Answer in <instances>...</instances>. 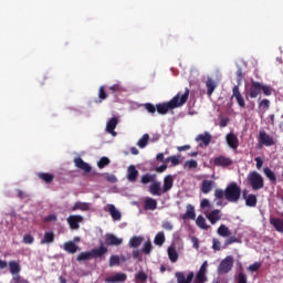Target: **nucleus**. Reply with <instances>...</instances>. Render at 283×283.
I'll list each match as a JSON object with an SVG mask.
<instances>
[{"mask_svg": "<svg viewBox=\"0 0 283 283\" xmlns=\"http://www.w3.org/2000/svg\"><path fill=\"white\" fill-rule=\"evenodd\" d=\"M187 101H189V88H186L184 93H177V95H175L169 102L156 104L157 113L165 116L166 114H169L171 109L182 107Z\"/></svg>", "mask_w": 283, "mask_h": 283, "instance_id": "1", "label": "nucleus"}, {"mask_svg": "<svg viewBox=\"0 0 283 283\" xmlns=\"http://www.w3.org/2000/svg\"><path fill=\"white\" fill-rule=\"evenodd\" d=\"M207 266H209V264L205 261L197 274L193 272H188V274H185V272H176L175 277L177 283H207Z\"/></svg>", "mask_w": 283, "mask_h": 283, "instance_id": "2", "label": "nucleus"}, {"mask_svg": "<svg viewBox=\"0 0 283 283\" xmlns=\"http://www.w3.org/2000/svg\"><path fill=\"white\" fill-rule=\"evenodd\" d=\"M262 92H263L264 96H271V94H273V88L263 83L252 81L248 88V95L251 98H258V96H260V94H262Z\"/></svg>", "mask_w": 283, "mask_h": 283, "instance_id": "3", "label": "nucleus"}, {"mask_svg": "<svg viewBox=\"0 0 283 283\" xmlns=\"http://www.w3.org/2000/svg\"><path fill=\"white\" fill-rule=\"evenodd\" d=\"M247 185L253 189V191H260L264 189V177L260 172L253 170L247 176Z\"/></svg>", "mask_w": 283, "mask_h": 283, "instance_id": "4", "label": "nucleus"}, {"mask_svg": "<svg viewBox=\"0 0 283 283\" xmlns=\"http://www.w3.org/2000/svg\"><path fill=\"white\" fill-rule=\"evenodd\" d=\"M240 196H242V189L235 182H231L224 190V198L228 202H238Z\"/></svg>", "mask_w": 283, "mask_h": 283, "instance_id": "5", "label": "nucleus"}, {"mask_svg": "<svg viewBox=\"0 0 283 283\" xmlns=\"http://www.w3.org/2000/svg\"><path fill=\"white\" fill-rule=\"evenodd\" d=\"M233 269V256L228 255L226 259H223L218 268V272L222 275L229 273Z\"/></svg>", "mask_w": 283, "mask_h": 283, "instance_id": "6", "label": "nucleus"}, {"mask_svg": "<svg viewBox=\"0 0 283 283\" xmlns=\"http://www.w3.org/2000/svg\"><path fill=\"white\" fill-rule=\"evenodd\" d=\"M235 98L239 107L244 109L247 107V103L244 102V96H242V93H240V85H234L232 88V96L231 99Z\"/></svg>", "mask_w": 283, "mask_h": 283, "instance_id": "7", "label": "nucleus"}, {"mask_svg": "<svg viewBox=\"0 0 283 283\" xmlns=\"http://www.w3.org/2000/svg\"><path fill=\"white\" fill-rule=\"evenodd\" d=\"M66 222L70 226V229H73V231H76L80 228L81 222H83V216L81 214L69 216L66 219Z\"/></svg>", "mask_w": 283, "mask_h": 283, "instance_id": "8", "label": "nucleus"}, {"mask_svg": "<svg viewBox=\"0 0 283 283\" xmlns=\"http://www.w3.org/2000/svg\"><path fill=\"white\" fill-rule=\"evenodd\" d=\"M259 143L265 147H273V145H275L273 137L268 135L264 130L259 132Z\"/></svg>", "mask_w": 283, "mask_h": 283, "instance_id": "9", "label": "nucleus"}, {"mask_svg": "<svg viewBox=\"0 0 283 283\" xmlns=\"http://www.w3.org/2000/svg\"><path fill=\"white\" fill-rule=\"evenodd\" d=\"M213 165L216 167H231V165H233V159L221 155L213 159Z\"/></svg>", "mask_w": 283, "mask_h": 283, "instance_id": "10", "label": "nucleus"}, {"mask_svg": "<svg viewBox=\"0 0 283 283\" xmlns=\"http://www.w3.org/2000/svg\"><path fill=\"white\" fill-rule=\"evenodd\" d=\"M104 211L108 212L113 220L118 221L123 218V214H120V211L116 209V206L108 203L105 206Z\"/></svg>", "mask_w": 283, "mask_h": 283, "instance_id": "11", "label": "nucleus"}, {"mask_svg": "<svg viewBox=\"0 0 283 283\" xmlns=\"http://www.w3.org/2000/svg\"><path fill=\"white\" fill-rule=\"evenodd\" d=\"M74 165L77 167V169H81L85 174H90L92 171V166L90 164L85 163L83 158L77 157L74 159Z\"/></svg>", "mask_w": 283, "mask_h": 283, "instance_id": "12", "label": "nucleus"}, {"mask_svg": "<svg viewBox=\"0 0 283 283\" xmlns=\"http://www.w3.org/2000/svg\"><path fill=\"white\" fill-rule=\"evenodd\" d=\"M105 244L106 247H120V244H123V239L116 237L115 234H107Z\"/></svg>", "mask_w": 283, "mask_h": 283, "instance_id": "13", "label": "nucleus"}, {"mask_svg": "<svg viewBox=\"0 0 283 283\" xmlns=\"http://www.w3.org/2000/svg\"><path fill=\"white\" fill-rule=\"evenodd\" d=\"M107 283H118V282H127V274L123 272H118L112 276L105 279Z\"/></svg>", "mask_w": 283, "mask_h": 283, "instance_id": "14", "label": "nucleus"}, {"mask_svg": "<svg viewBox=\"0 0 283 283\" xmlns=\"http://www.w3.org/2000/svg\"><path fill=\"white\" fill-rule=\"evenodd\" d=\"M207 219L211 224H217L220 222V220H222V213L219 209L212 210L207 214Z\"/></svg>", "mask_w": 283, "mask_h": 283, "instance_id": "15", "label": "nucleus"}, {"mask_svg": "<svg viewBox=\"0 0 283 283\" xmlns=\"http://www.w3.org/2000/svg\"><path fill=\"white\" fill-rule=\"evenodd\" d=\"M118 126V117H112L107 123H106V132L107 134H111L113 136H116V127Z\"/></svg>", "mask_w": 283, "mask_h": 283, "instance_id": "16", "label": "nucleus"}, {"mask_svg": "<svg viewBox=\"0 0 283 283\" xmlns=\"http://www.w3.org/2000/svg\"><path fill=\"white\" fill-rule=\"evenodd\" d=\"M226 140L231 149H238V147L240 146V140L238 139V136L233 133L228 134Z\"/></svg>", "mask_w": 283, "mask_h": 283, "instance_id": "17", "label": "nucleus"}, {"mask_svg": "<svg viewBox=\"0 0 283 283\" xmlns=\"http://www.w3.org/2000/svg\"><path fill=\"white\" fill-rule=\"evenodd\" d=\"M144 209L146 211H156L158 209V201L151 197L146 198Z\"/></svg>", "mask_w": 283, "mask_h": 283, "instance_id": "18", "label": "nucleus"}, {"mask_svg": "<svg viewBox=\"0 0 283 283\" xmlns=\"http://www.w3.org/2000/svg\"><path fill=\"white\" fill-rule=\"evenodd\" d=\"M127 180L129 182H136V180H138V170L136 169V166L134 165L128 166Z\"/></svg>", "mask_w": 283, "mask_h": 283, "instance_id": "19", "label": "nucleus"}, {"mask_svg": "<svg viewBox=\"0 0 283 283\" xmlns=\"http://www.w3.org/2000/svg\"><path fill=\"white\" fill-rule=\"evenodd\" d=\"M248 191L243 190V198L247 207H258V197L255 195L247 196Z\"/></svg>", "mask_w": 283, "mask_h": 283, "instance_id": "20", "label": "nucleus"}, {"mask_svg": "<svg viewBox=\"0 0 283 283\" xmlns=\"http://www.w3.org/2000/svg\"><path fill=\"white\" fill-rule=\"evenodd\" d=\"M186 213L182 216V220H196V208L189 203L186 207Z\"/></svg>", "mask_w": 283, "mask_h": 283, "instance_id": "21", "label": "nucleus"}, {"mask_svg": "<svg viewBox=\"0 0 283 283\" xmlns=\"http://www.w3.org/2000/svg\"><path fill=\"white\" fill-rule=\"evenodd\" d=\"M107 251H108L107 247H105L104 244H101L98 248L91 250V255L94 259L103 258V255H105V253H107Z\"/></svg>", "mask_w": 283, "mask_h": 283, "instance_id": "22", "label": "nucleus"}, {"mask_svg": "<svg viewBox=\"0 0 283 283\" xmlns=\"http://www.w3.org/2000/svg\"><path fill=\"white\" fill-rule=\"evenodd\" d=\"M270 224L273 226L275 231L279 233H283V220L280 218L271 217L270 218Z\"/></svg>", "mask_w": 283, "mask_h": 283, "instance_id": "23", "label": "nucleus"}, {"mask_svg": "<svg viewBox=\"0 0 283 283\" xmlns=\"http://www.w3.org/2000/svg\"><path fill=\"white\" fill-rule=\"evenodd\" d=\"M196 142H201L205 145V147H209V144L211 143V134H209V132H206L205 134H199L196 137Z\"/></svg>", "mask_w": 283, "mask_h": 283, "instance_id": "24", "label": "nucleus"}, {"mask_svg": "<svg viewBox=\"0 0 283 283\" xmlns=\"http://www.w3.org/2000/svg\"><path fill=\"white\" fill-rule=\"evenodd\" d=\"M38 178L45 182V185H52L54 182V175L50 172H38Z\"/></svg>", "mask_w": 283, "mask_h": 283, "instance_id": "25", "label": "nucleus"}, {"mask_svg": "<svg viewBox=\"0 0 283 283\" xmlns=\"http://www.w3.org/2000/svg\"><path fill=\"white\" fill-rule=\"evenodd\" d=\"M214 185L216 182L213 180L205 179L201 184V192H203L205 195L211 193Z\"/></svg>", "mask_w": 283, "mask_h": 283, "instance_id": "26", "label": "nucleus"}, {"mask_svg": "<svg viewBox=\"0 0 283 283\" xmlns=\"http://www.w3.org/2000/svg\"><path fill=\"white\" fill-rule=\"evenodd\" d=\"M149 192L151 193V196H163V189L160 188V181H154L150 186H149Z\"/></svg>", "mask_w": 283, "mask_h": 283, "instance_id": "27", "label": "nucleus"}, {"mask_svg": "<svg viewBox=\"0 0 283 283\" xmlns=\"http://www.w3.org/2000/svg\"><path fill=\"white\" fill-rule=\"evenodd\" d=\"M143 242H145V238L144 237H133L129 239L128 242V247L130 249H138V247H140V244H143Z\"/></svg>", "mask_w": 283, "mask_h": 283, "instance_id": "28", "label": "nucleus"}, {"mask_svg": "<svg viewBox=\"0 0 283 283\" xmlns=\"http://www.w3.org/2000/svg\"><path fill=\"white\" fill-rule=\"evenodd\" d=\"M172 187H174V177L171 175H168L164 179L163 193H167V191H171Z\"/></svg>", "mask_w": 283, "mask_h": 283, "instance_id": "29", "label": "nucleus"}, {"mask_svg": "<svg viewBox=\"0 0 283 283\" xmlns=\"http://www.w3.org/2000/svg\"><path fill=\"white\" fill-rule=\"evenodd\" d=\"M11 275H19L21 273V265L17 261H10L7 263Z\"/></svg>", "mask_w": 283, "mask_h": 283, "instance_id": "30", "label": "nucleus"}, {"mask_svg": "<svg viewBox=\"0 0 283 283\" xmlns=\"http://www.w3.org/2000/svg\"><path fill=\"white\" fill-rule=\"evenodd\" d=\"M63 249L66 251V253L74 254L78 251V245L72 241H67L64 243Z\"/></svg>", "mask_w": 283, "mask_h": 283, "instance_id": "31", "label": "nucleus"}, {"mask_svg": "<svg viewBox=\"0 0 283 283\" xmlns=\"http://www.w3.org/2000/svg\"><path fill=\"white\" fill-rule=\"evenodd\" d=\"M167 251H168V258L170 262L172 263L178 262V251L176 250V247L170 245Z\"/></svg>", "mask_w": 283, "mask_h": 283, "instance_id": "32", "label": "nucleus"}, {"mask_svg": "<svg viewBox=\"0 0 283 283\" xmlns=\"http://www.w3.org/2000/svg\"><path fill=\"white\" fill-rule=\"evenodd\" d=\"M72 211H90V203L77 201L73 206Z\"/></svg>", "mask_w": 283, "mask_h": 283, "instance_id": "33", "label": "nucleus"}, {"mask_svg": "<svg viewBox=\"0 0 283 283\" xmlns=\"http://www.w3.org/2000/svg\"><path fill=\"white\" fill-rule=\"evenodd\" d=\"M218 235L221 238H229L231 237V230L224 224H221L217 230Z\"/></svg>", "mask_w": 283, "mask_h": 283, "instance_id": "34", "label": "nucleus"}, {"mask_svg": "<svg viewBox=\"0 0 283 283\" xmlns=\"http://www.w3.org/2000/svg\"><path fill=\"white\" fill-rule=\"evenodd\" d=\"M196 224H197V227H199V229H203V231H209V226L207 224V219H205V217H202V214L198 216V218L196 220Z\"/></svg>", "mask_w": 283, "mask_h": 283, "instance_id": "35", "label": "nucleus"}, {"mask_svg": "<svg viewBox=\"0 0 283 283\" xmlns=\"http://www.w3.org/2000/svg\"><path fill=\"white\" fill-rule=\"evenodd\" d=\"M264 175L266 176V178L271 181V182H277V176H275V172H273V170H271V168L266 167L263 169Z\"/></svg>", "mask_w": 283, "mask_h": 283, "instance_id": "36", "label": "nucleus"}, {"mask_svg": "<svg viewBox=\"0 0 283 283\" xmlns=\"http://www.w3.org/2000/svg\"><path fill=\"white\" fill-rule=\"evenodd\" d=\"M54 242V232L49 231L44 233V238L41 241V244H52Z\"/></svg>", "mask_w": 283, "mask_h": 283, "instance_id": "37", "label": "nucleus"}, {"mask_svg": "<svg viewBox=\"0 0 283 283\" xmlns=\"http://www.w3.org/2000/svg\"><path fill=\"white\" fill-rule=\"evenodd\" d=\"M154 244H156L157 247H163L165 244V232H158L155 235Z\"/></svg>", "mask_w": 283, "mask_h": 283, "instance_id": "38", "label": "nucleus"}, {"mask_svg": "<svg viewBox=\"0 0 283 283\" xmlns=\"http://www.w3.org/2000/svg\"><path fill=\"white\" fill-rule=\"evenodd\" d=\"M156 180V176L151 174H145L142 176L140 182L142 185H149V182H154Z\"/></svg>", "mask_w": 283, "mask_h": 283, "instance_id": "39", "label": "nucleus"}, {"mask_svg": "<svg viewBox=\"0 0 283 283\" xmlns=\"http://www.w3.org/2000/svg\"><path fill=\"white\" fill-rule=\"evenodd\" d=\"M92 251L81 252L76 260L77 262H85V260H92Z\"/></svg>", "mask_w": 283, "mask_h": 283, "instance_id": "40", "label": "nucleus"}, {"mask_svg": "<svg viewBox=\"0 0 283 283\" xmlns=\"http://www.w3.org/2000/svg\"><path fill=\"white\" fill-rule=\"evenodd\" d=\"M206 87H207V93L208 96H211V94H213V92H216V82H213V80H208L206 83Z\"/></svg>", "mask_w": 283, "mask_h": 283, "instance_id": "41", "label": "nucleus"}, {"mask_svg": "<svg viewBox=\"0 0 283 283\" xmlns=\"http://www.w3.org/2000/svg\"><path fill=\"white\" fill-rule=\"evenodd\" d=\"M149 143V134H144L143 137L138 140L137 145L140 149H145Z\"/></svg>", "mask_w": 283, "mask_h": 283, "instance_id": "42", "label": "nucleus"}, {"mask_svg": "<svg viewBox=\"0 0 283 283\" xmlns=\"http://www.w3.org/2000/svg\"><path fill=\"white\" fill-rule=\"evenodd\" d=\"M271 107V101L264 98L259 103V109H262L263 112H269Z\"/></svg>", "mask_w": 283, "mask_h": 283, "instance_id": "43", "label": "nucleus"}, {"mask_svg": "<svg viewBox=\"0 0 283 283\" xmlns=\"http://www.w3.org/2000/svg\"><path fill=\"white\" fill-rule=\"evenodd\" d=\"M165 163H171L172 167H178V165H180V157L172 155L166 158Z\"/></svg>", "mask_w": 283, "mask_h": 283, "instance_id": "44", "label": "nucleus"}, {"mask_svg": "<svg viewBox=\"0 0 283 283\" xmlns=\"http://www.w3.org/2000/svg\"><path fill=\"white\" fill-rule=\"evenodd\" d=\"M109 163H112V160H109L107 157H102L97 161V167H98V169H105V167H107V165H109Z\"/></svg>", "mask_w": 283, "mask_h": 283, "instance_id": "45", "label": "nucleus"}, {"mask_svg": "<svg viewBox=\"0 0 283 283\" xmlns=\"http://www.w3.org/2000/svg\"><path fill=\"white\" fill-rule=\"evenodd\" d=\"M144 108L146 109V112H148V114H151V116H154L157 112L156 105L151 103L144 104Z\"/></svg>", "mask_w": 283, "mask_h": 283, "instance_id": "46", "label": "nucleus"}, {"mask_svg": "<svg viewBox=\"0 0 283 283\" xmlns=\"http://www.w3.org/2000/svg\"><path fill=\"white\" fill-rule=\"evenodd\" d=\"M153 249H154V247L151 245V241H146L142 249V253H145V255H149V253H151Z\"/></svg>", "mask_w": 283, "mask_h": 283, "instance_id": "47", "label": "nucleus"}, {"mask_svg": "<svg viewBox=\"0 0 283 283\" xmlns=\"http://www.w3.org/2000/svg\"><path fill=\"white\" fill-rule=\"evenodd\" d=\"M109 266H120V256L111 255L109 258Z\"/></svg>", "mask_w": 283, "mask_h": 283, "instance_id": "48", "label": "nucleus"}, {"mask_svg": "<svg viewBox=\"0 0 283 283\" xmlns=\"http://www.w3.org/2000/svg\"><path fill=\"white\" fill-rule=\"evenodd\" d=\"M135 279L138 281V282H147L148 280V276H147V273H145L144 271H138V273L135 275Z\"/></svg>", "mask_w": 283, "mask_h": 283, "instance_id": "49", "label": "nucleus"}, {"mask_svg": "<svg viewBox=\"0 0 283 283\" xmlns=\"http://www.w3.org/2000/svg\"><path fill=\"white\" fill-rule=\"evenodd\" d=\"M227 238L228 239H226V241H224V247H229L230 244H235V243L240 242V240L235 235L230 234V237H227Z\"/></svg>", "mask_w": 283, "mask_h": 283, "instance_id": "50", "label": "nucleus"}, {"mask_svg": "<svg viewBox=\"0 0 283 283\" xmlns=\"http://www.w3.org/2000/svg\"><path fill=\"white\" fill-rule=\"evenodd\" d=\"M98 103H103L107 98V92H105V86H101L98 91Z\"/></svg>", "mask_w": 283, "mask_h": 283, "instance_id": "51", "label": "nucleus"}, {"mask_svg": "<svg viewBox=\"0 0 283 283\" xmlns=\"http://www.w3.org/2000/svg\"><path fill=\"white\" fill-rule=\"evenodd\" d=\"M237 283H248L247 274L244 272H239L237 275Z\"/></svg>", "mask_w": 283, "mask_h": 283, "instance_id": "52", "label": "nucleus"}, {"mask_svg": "<svg viewBox=\"0 0 283 283\" xmlns=\"http://www.w3.org/2000/svg\"><path fill=\"white\" fill-rule=\"evenodd\" d=\"M185 165L186 167H188V169L198 168V161H196L195 159L187 160Z\"/></svg>", "mask_w": 283, "mask_h": 283, "instance_id": "53", "label": "nucleus"}, {"mask_svg": "<svg viewBox=\"0 0 283 283\" xmlns=\"http://www.w3.org/2000/svg\"><path fill=\"white\" fill-rule=\"evenodd\" d=\"M260 266H262V264L259 262H255L248 268V271L255 273V271H260Z\"/></svg>", "mask_w": 283, "mask_h": 283, "instance_id": "54", "label": "nucleus"}, {"mask_svg": "<svg viewBox=\"0 0 283 283\" xmlns=\"http://www.w3.org/2000/svg\"><path fill=\"white\" fill-rule=\"evenodd\" d=\"M133 259L143 262V256H140V250L136 249L132 252Z\"/></svg>", "mask_w": 283, "mask_h": 283, "instance_id": "55", "label": "nucleus"}, {"mask_svg": "<svg viewBox=\"0 0 283 283\" xmlns=\"http://www.w3.org/2000/svg\"><path fill=\"white\" fill-rule=\"evenodd\" d=\"M214 197L217 198V200H222L224 198V190L216 189L214 190Z\"/></svg>", "mask_w": 283, "mask_h": 283, "instance_id": "56", "label": "nucleus"}, {"mask_svg": "<svg viewBox=\"0 0 283 283\" xmlns=\"http://www.w3.org/2000/svg\"><path fill=\"white\" fill-rule=\"evenodd\" d=\"M23 242L24 244H33L34 237H32L31 234H24Z\"/></svg>", "mask_w": 283, "mask_h": 283, "instance_id": "57", "label": "nucleus"}, {"mask_svg": "<svg viewBox=\"0 0 283 283\" xmlns=\"http://www.w3.org/2000/svg\"><path fill=\"white\" fill-rule=\"evenodd\" d=\"M212 249L214 251H220L222 249L220 240H218V239L212 240Z\"/></svg>", "mask_w": 283, "mask_h": 283, "instance_id": "58", "label": "nucleus"}, {"mask_svg": "<svg viewBox=\"0 0 283 283\" xmlns=\"http://www.w3.org/2000/svg\"><path fill=\"white\" fill-rule=\"evenodd\" d=\"M109 90L113 92V94H116V92H123V86H120V84H114L109 87Z\"/></svg>", "mask_w": 283, "mask_h": 283, "instance_id": "59", "label": "nucleus"}, {"mask_svg": "<svg viewBox=\"0 0 283 283\" xmlns=\"http://www.w3.org/2000/svg\"><path fill=\"white\" fill-rule=\"evenodd\" d=\"M163 229H165L166 231H174V224H171V222L169 221H165L163 223Z\"/></svg>", "mask_w": 283, "mask_h": 283, "instance_id": "60", "label": "nucleus"}, {"mask_svg": "<svg viewBox=\"0 0 283 283\" xmlns=\"http://www.w3.org/2000/svg\"><path fill=\"white\" fill-rule=\"evenodd\" d=\"M201 209H209L211 207V203L209 202V199H202L200 203Z\"/></svg>", "mask_w": 283, "mask_h": 283, "instance_id": "61", "label": "nucleus"}, {"mask_svg": "<svg viewBox=\"0 0 283 283\" xmlns=\"http://www.w3.org/2000/svg\"><path fill=\"white\" fill-rule=\"evenodd\" d=\"M255 163H256V169H262V166L264 165V160H262V158L260 157H255L254 158Z\"/></svg>", "mask_w": 283, "mask_h": 283, "instance_id": "62", "label": "nucleus"}, {"mask_svg": "<svg viewBox=\"0 0 283 283\" xmlns=\"http://www.w3.org/2000/svg\"><path fill=\"white\" fill-rule=\"evenodd\" d=\"M18 198H20V200H24V198H28V193L23 192V190L18 189Z\"/></svg>", "mask_w": 283, "mask_h": 283, "instance_id": "63", "label": "nucleus"}, {"mask_svg": "<svg viewBox=\"0 0 283 283\" xmlns=\"http://www.w3.org/2000/svg\"><path fill=\"white\" fill-rule=\"evenodd\" d=\"M56 220V214H49L45 217L44 222H54Z\"/></svg>", "mask_w": 283, "mask_h": 283, "instance_id": "64", "label": "nucleus"}]
</instances>
